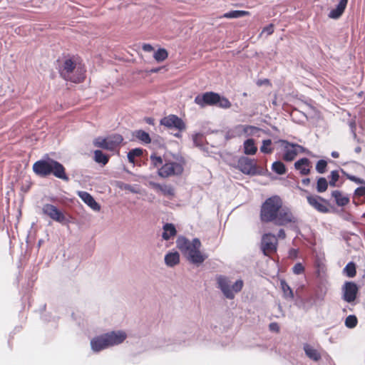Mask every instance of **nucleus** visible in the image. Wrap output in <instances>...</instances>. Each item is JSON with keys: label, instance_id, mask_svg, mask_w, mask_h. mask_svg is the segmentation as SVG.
<instances>
[{"label": "nucleus", "instance_id": "nucleus-55", "mask_svg": "<svg viewBox=\"0 0 365 365\" xmlns=\"http://www.w3.org/2000/svg\"><path fill=\"white\" fill-rule=\"evenodd\" d=\"M159 71H160V68H154V69H152V70H151V72H152V73H157V72H158Z\"/></svg>", "mask_w": 365, "mask_h": 365}, {"label": "nucleus", "instance_id": "nucleus-41", "mask_svg": "<svg viewBox=\"0 0 365 365\" xmlns=\"http://www.w3.org/2000/svg\"><path fill=\"white\" fill-rule=\"evenodd\" d=\"M329 178V185L332 187H334L336 185V182L339 180V172L337 170L331 171Z\"/></svg>", "mask_w": 365, "mask_h": 365}, {"label": "nucleus", "instance_id": "nucleus-51", "mask_svg": "<svg viewBox=\"0 0 365 365\" xmlns=\"http://www.w3.org/2000/svg\"><path fill=\"white\" fill-rule=\"evenodd\" d=\"M310 179L309 178H304L302 180V183L304 186H308L310 184Z\"/></svg>", "mask_w": 365, "mask_h": 365}, {"label": "nucleus", "instance_id": "nucleus-43", "mask_svg": "<svg viewBox=\"0 0 365 365\" xmlns=\"http://www.w3.org/2000/svg\"><path fill=\"white\" fill-rule=\"evenodd\" d=\"M192 140L196 146H202L203 145L204 136L201 133H196L193 135Z\"/></svg>", "mask_w": 365, "mask_h": 365}, {"label": "nucleus", "instance_id": "nucleus-12", "mask_svg": "<svg viewBox=\"0 0 365 365\" xmlns=\"http://www.w3.org/2000/svg\"><path fill=\"white\" fill-rule=\"evenodd\" d=\"M160 123L169 129L175 128L179 131H182L186 128L184 121L178 115L173 114L163 118Z\"/></svg>", "mask_w": 365, "mask_h": 365}, {"label": "nucleus", "instance_id": "nucleus-45", "mask_svg": "<svg viewBox=\"0 0 365 365\" xmlns=\"http://www.w3.org/2000/svg\"><path fill=\"white\" fill-rule=\"evenodd\" d=\"M274 24H270L268 26L263 28L261 34H262L263 33H267V35H271L274 33Z\"/></svg>", "mask_w": 365, "mask_h": 365}, {"label": "nucleus", "instance_id": "nucleus-26", "mask_svg": "<svg viewBox=\"0 0 365 365\" xmlns=\"http://www.w3.org/2000/svg\"><path fill=\"white\" fill-rule=\"evenodd\" d=\"M331 196L335 199L336 203L339 206H345L349 202V197L344 196L339 190L332 191Z\"/></svg>", "mask_w": 365, "mask_h": 365}, {"label": "nucleus", "instance_id": "nucleus-56", "mask_svg": "<svg viewBox=\"0 0 365 365\" xmlns=\"http://www.w3.org/2000/svg\"><path fill=\"white\" fill-rule=\"evenodd\" d=\"M292 252H294V255H297V251L296 250H292L291 251V253H292Z\"/></svg>", "mask_w": 365, "mask_h": 365}, {"label": "nucleus", "instance_id": "nucleus-28", "mask_svg": "<svg viewBox=\"0 0 365 365\" xmlns=\"http://www.w3.org/2000/svg\"><path fill=\"white\" fill-rule=\"evenodd\" d=\"M281 289L283 292V296L287 299L292 300L294 299V292L292 288L284 279L280 280Z\"/></svg>", "mask_w": 365, "mask_h": 365}, {"label": "nucleus", "instance_id": "nucleus-38", "mask_svg": "<svg viewBox=\"0 0 365 365\" xmlns=\"http://www.w3.org/2000/svg\"><path fill=\"white\" fill-rule=\"evenodd\" d=\"M358 323L357 318L355 315H349L345 319V325L346 327L354 328Z\"/></svg>", "mask_w": 365, "mask_h": 365}, {"label": "nucleus", "instance_id": "nucleus-34", "mask_svg": "<svg viewBox=\"0 0 365 365\" xmlns=\"http://www.w3.org/2000/svg\"><path fill=\"white\" fill-rule=\"evenodd\" d=\"M168 56V53L165 48H159L154 53V58L158 62L165 61Z\"/></svg>", "mask_w": 365, "mask_h": 365}, {"label": "nucleus", "instance_id": "nucleus-9", "mask_svg": "<svg viewBox=\"0 0 365 365\" xmlns=\"http://www.w3.org/2000/svg\"><path fill=\"white\" fill-rule=\"evenodd\" d=\"M278 240L272 233H265L262 237L261 250L265 256L270 257L277 252Z\"/></svg>", "mask_w": 365, "mask_h": 365}, {"label": "nucleus", "instance_id": "nucleus-25", "mask_svg": "<svg viewBox=\"0 0 365 365\" xmlns=\"http://www.w3.org/2000/svg\"><path fill=\"white\" fill-rule=\"evenodd\" d=\"M244 153L246 155H255L257 151L255 140L252 138L247 139L244 142Z\"/></svg>", "mask_w": 365, "mask_h": 365}, {"label": "nucleus", "instance_id": "nucleus-21", "mask_svg": "<svg viewBox=\"0 0 365 365\" xmlns=\"http://www.w3.org/2000/svg\"><path fill=\"white\" fill-rule=\"evenodd\" d=\"M259 130L257 127L248 125H238L235 127V132L238 136L252 135L254 130Z\"/></svg>", "mask_w": 365, "mask_h": 365}, {"label": "nucleus", "instance_id": "nucleus-33", "mask_svg": "<svg viewBox=\"0 0 365 365\" xmlns=\"http://www.w3.org/2000/svg\"><path fill=\"white\" fill-rule=\"evenodd\" d=\"M143 155L142 148H135L130 150L128 153V159L130 163H135V159L137 157H140Z\"/></svg>", "mask_w": 365, "mask_h": 365}, {"label": "nucleus", "instance_id": "nucleus-13", "mask_svg": "<svg viewBox=\"0 0 365 365\" xmlns=\"http://www.w3.org/2000/svg\"><path fill=\"white\" fill-rule=\"evenodd\" d=\"M237 166L244 174L255 175L259 173L255 160L250 159L247 157L240 158L238 160Z\"/></svg>", "mask_w": 365, "mask_h": 365}, {"label": "nucleus", "instance_id": "nucleus-2", "mask_svg": "<svg viewBox=\"0 0 365 365\" xmlns=\"http://www.w3.org/2000/svg\"><path fill=\"white\" fill-rule=\"evenodd\" d=\"M60 76L66 81L79 83L86 78V68L77 57L65 58L58 66Z\"/></svg>", "mask_w": 365, "mask_h": 365}, {"label": "nucleus", "instance_id": "nucleus-35", "mask_svg": "<svg viewBox=\"0 0 365 365\" xmlns=\"http://www.w3.org/2000/svg\"><path fill=\"white\" fill-rule=\"evenodd\" d=\"M329 184V183L327 182L325 178H319L317 182V191L318 192H325L327 190Z\"/></svg>", "mask_w": 365, "mask_h": 365}, {"label": "nucleus", "instance_id": "nucleus-16", "mask_svg": "<svg viewBox=\"0 0 365 365\" xmlns=\"http://www.w3.org/2000/svg\"><path fill=\"white\" fill-rule=\"evenodd\" d=\"M294 166L302 176L309 175L312 168V162L307 158H302L297 160Z\"/></svg>", "mask_w": 365, "mask_h": 365}, {"label": "nucleus", "instance_id": "nucleus-44", "mask_svg": "<svg viewBox=\"0 0 365 365\" xmlns=\"http://www.w3.org/2000/svg\"><path fill=\"white\" fill-rule=\"evenodd\" d=\"M292 270L294 274H300L304 272V267L302 263L298 262L293 267Z\"/></svg>", "mask_w": 365, "mask_h": 365}, {"label": "nucleus", "instance_id": "nucleus-20", "mask_svg": "<svg viewBox=\"0 0 365 365\" xmlns=\"http://www.w3.org/2000/svg\"><path fill=\"white\" fill-rule=\"evenodd\" d=\"M347 3L348 0H340L336 7L329 12V17L334 19L339 18L344 13Z\"/></svg>", "mask_w": 365, "mask_h": 365}, {"label": "nucleus", "instance_id": "nucleus-10", "mask_svg": "<svg viewBox=\"0 0 365 365\" xmlns=\"http://www.w3.org/2000/svg\"><path fill=\"white\" fill-rule=\"evenodd\" d=\"M309 205L321 213L329 212V202L319 195L309 193L307 197Z\"/></svg>", "mask_w": 365, "mask_h": 365}, {"label": "nucleus", "instance_id": "nucleus-54", "mask_svg": "<svg viewBox=\"0 0 365 365\" xmlns=\"http://www.w3.org/2000/svg\"><path fill=\"white\" fill-rule=\"evenodd\" d=\"M339 153H338L336 151H334V152H332V153H331V156H332L333 158H338V157H339Z\"/></svg>", "mask_w": 365, "mask_h": 365}, {"label": "nucleus", "instance_id": "nucleus-1", "mask_svg": "<svg viewBox=\"0 0 365 365\" xmlns=\"http://www.w3.org/2000/svg\"><path fill=\"white\" fill-rule=\"evenodd\" d=\"M259 219L262 223H273L277 226H293L299 222L297 216L284 205L282 199L278 195L269 197L262 203Z\"/></svg>", "mask_w": 365, "mask_h": 365}, {"label": "nucleus", "instance_id": "nucleus-3", "mask_svg": "<svg viewBox=\"0 0 365 365\" xmlns=\"http://www.w3.org/2000/svg\"><path fill=\"white\" fill-rule=\"evenodd\" d=\"M33 170L37 175L41 177H46L53 174L57 178L64 181L69 180L64 166L59 162L52 159L36 161L33 165Z\"/></svg>", "mask_w": 365, "mask_h": 365}, {"label": "nucleus", "instance_id": "nucleus-31", "mask_svg": "<svg viewBox=\"0 0 365 365\" xmlns=\"http://www.w3.org/2000/svg\"><path fill=\"white\" fill-rule=\"evenodd\" d=\"M272 170L278 175H284L287 173L285 165L280 160L275 161L272 163Z\"/></svg>", "mask_w": 365, "mask_h": 365}, {"label": "nucleus", "instance_id": "nucleus-6", "mask_svg": "<svg viewBox=\"0 0 365 365\" xmlns=\"http://www.w3.org/2000/svg\"><path fill=\"white\" fill-rule=\"evenodd\" d=\"M217 282L218 287L221 289L224 295L227 299H233L235 297V293L239 292L243 287V281L239 279L232 286L230 285V281L227 277L220 275L217 277Z\"/></svg>", "mask_w": 365, "mask_h": 365}, {"label": "nucleus", "instance_id": "nucleus-47", "mask_svg": "<svg viewBox=\"0 0 365 365\" xmlns=\"http://www.w3.org/2000/svg\"><path fill=\"white\" fill-rule=\"evenodd\" d=\"M355 195L359 197L365 196V187H359L356 188L355 190Z\"/></svg>", "mask_w": 365, "mask_h": 365}, {"label": "nucleus", "instance_id": "nucleus-36", "mask_svg": "<svg viewBox=\"0 0 365 365\" xmlns=\"http://www.w3.org/2000/svg\"><path fill=\"white\" fill-rule=\"evenodd\" d=\"M271 145L272 140L270 139L264 140L260 147V151L265 154H271L273 152V148L271 147Z\"/></svg>", "mask_w": 365, "mask_h": 365}, {"label": "nucleus", "instance_id": "nucleus-48", "mask_svg": "<svg viewBox=\"0 0 365 365\" xmlns=\"http://www.w3.org/2000/svg\"><path fill=\"white\" fill-rule=\"evenodd\" d=\"M269 329L273 331L279 332V327L277 323L273 322L269 324Z\"/></svg>", "mask_w": 365, "mask_h": 365}, {"label": "nucleus", "instance_id": "nucleus-7", "mask_svg": "<svg viewBox=\"0 0 365 365\" xmlns=\"http://www.w3.org/2000/svg\"><path fill=\"white\" fill-rule=\"evenodd\" d=\"M184 170L182 164L175 161H168L158 170V174L163 178L180 175Z\"/></svg>", "mask_w": 365, "mask_h": 365}, {"label": "nucleus", "instance_id": "nucleus-30", "mask_svg": "<svg viewBox=\"0 0 365 365\" xmlns=\"http://www.w3.org/2000/svg\"><path fill=\"white\" fill-rule=\"evenodd\" d=\"M94 160L96 163L106 165L109 160V156L104 154L101 150H96L94 151Z\"/></svg>", "mask_w": 365, "mask_h": 365}, {"label": "nucleus", "instance_id": "nucleus-15", "mask_svg": "<svg viewBox=\"0 0 365 365\" xmlns=\"http://www.w3.org/2000/svg\"><path fill=\"white\" fill-rule=\"evenodd\" d=\"M342 291L343 299L348 303H351L356 299L359 287L354 282H346L342 287Z\"/></svg>", "mask_w": 365, "mask_h": 365}, {"label": "nucleus", "instance_id": "nucleus-40", "mask_svg": "<svg viewBox=\"0 0 365 365\" xmlns=\"http://www.w3.org/2000/svg\"><path fill=\"white\" fill-rule=\"evenodd\" d=\"M151 164L155 168H158L163 165V159L160 156H158L155 153H153L150 157Z\"/></svg>", "mask_w": 365, "mask_h": 365}, {"label": "nucleus", "instance_id": "nucleus-53", "mask_svg": "<svg viewBox=\"0 0 365 365\" xmlns=\"http://www.w3.org/2000/svg\"><path fill=\"white\" fill-rule=\"evenodd\" d=\"M354 151L356 153H360L361 152V148L360 146H357L354 148Z\"/></svg>", "mask_w": 365, "mask_h": 365}, {"label": "nucleus", "instance_id": "nucleus-4", "mask_svg": "<svg viewBox=\"0 0 365 365\" xmlns=\"http://www.w3.org/2000/svg\"><path fill=\"white\" fill-rule=\"evenodd\" d=\"M177 246L192 263L201 264L205 261V257L200 251L201 242L199 239L195 238L190 241L181 237L178 240Z\"/></svg>", "mask_w": 365, "mask_h": 365}, {"label": "nucleus", "instance_id": "nucleus-49", "mask_svg": "<svg viewBox=\"0 0 365 365\" xmlns=\"http://www.w3.org/2000/svg\"><path fill=\"white\" fill-rule=\"evenodd\" d=\"M142 48L145 52H151L153 51V47L148 43H144L142 46Z\"/></svg>", "mask_w": 365, "mask_h": 365}, {"label": "nucleus", "instance_id": "nucleus-39", "mask_svg": "<svg viewBox=\"0 0 365 365\" xmlns=\"http://www.w3.org/2000/svg\"><path fill=\"white\" fill-rule=\"evenodd\" d=\"M327 162L325 160H319L316 164V170L320 174L327 171Z\"/></svg>", "mask_w": 365, "mask_h": 365}, {"label": "nucleus", "instance_id": "nucleus-46", "mask_svg": "<svg viewBox=\"0 0 365 365\" xmlns=\"http://www.w3.org/2000/svg\"><path fill=\"white\" fill-rule=\"evenodd\" d=\"M347 178L349 180H350L352 182H354L357 184H363V183H365V181L363 180V179H361L359 178H357L354 175H347Z\"/></svg>", "mask_w": 365, "mask_h": 365}, {"label": "nucleus", "instance_id": "nucleus-27", "mask_svg": "<svg viewBox=\"0 0 365 365\" xmlns=\"http://www.w3.org/2000/svg\"><path fill=\"white\" fill-rule=\"evenodd\" d=\"M250 15V12L248 11L234 10L225 13L220 18L237 19Z\"/></svg>", "mask_w": 365, "mask_h": 365}, {"label": "nucleus", "instance_id": "nucleus-23", "mask_svg": "<svg viewBox=\"0 0 365 365\" xmlns=\"http://www.w3.org/2000/svg\"><path fill=\"white\" fill-rule=\"evenodd\" d=\"M165 262L169 267H174L180 262V255L178 252H169L165 256Z\"/></svg>", "mask_w": 365, "mask_h": 365}, {"label": "nucleus", "instance_id": "nucleus-18", "mask_svg": "<svg viewBox=\"0 0 365 365\" xmlns=\"http://www.w3.org/2000/svg\"><path fill=\"white\" fill-rule=\"evenodd\" d=\"M78 195L80 198L93 210H100L101 206L96 202L91 194L85 191H80L78 192Z\"/></svg>", "mask_w": 365, "mask_h": 365}, {"label": "nucleus", "instance_id": "nucleus-52", "mask_svg": "<svg viewBox=\"0 0 365 365\" xmlns=\"http://www.w3.org/2000/svg\"><path fill=\"white\" fill-rule=\"evenodd\" d=\"M269 83V80L268 79H264V80H259L257 81V84L259 86H261L262 84L264 83Z\"/></svg>", "mask_w": 365, "mask_h": 365}, {"label": "nucleus", "instance_id": "nucleus-8", "mask_svg": "<svg viewBox=\"0 0 365 365\" xmlns=\"http://www.w3.org/2000/svg\"><path fill=\"white\" fill-rule=\"evenodd\" d=\"M41 212L43 215L62 225L68 222V220L63 212L52 204L46 203L43 205Z\"/></svg>", "mask_w": 365, "mask_h": 365}, {"label": "nucleus", "instance_id": "nucleus-50", "mask_svg": "<svg viewBox=\"0 0 365 365\" xmlns=\"http://www.w3.org/2000/svg\"><path fill=\"white\" fill-rule=\"evenodd\" d=\"M277 238L282 239V240H284V239L286 238V233H285V231L283 229H280L278 231L277 237Z\"/></svg>", "mask_w": 365, "mask_h": 365}, {"label": "nucleus", "instance_id": "nucleus-11", "mask_svg": "<svg viewBox=\"0 0 365 365\" xmlns=\"http://www.w3.org/2000/svg\"><path fill=\"white\" fill-rule=\"evenodd\" d=\"M220 100V94L210 91L205 92L202 95H197L195 98V103L200 106L201 108H204L207 106H215L217 105Z\"/></svg>", "mask_w": 365, "mask_h": 365}, {"label": "nucleus", "instance_id": "nucleus-22", "mask_svg": "<svg viewBox=\"0 0 365 365\" xmlns=\"http://www.w3.org/2000/svg\"><path fill=\"white\" fill-rule=\"evenodd\" d=\"M163 232L162 235V237L165 240H168L171 237H173L177 234V230L174 226V225L171 223H166L163 225Z\"/></svg>", "mask_w": 365, "mask_h": 365}, {"label": "nucleus", "instance_id": "nucleus-19", "mask_svg": "<svg viewBox=\"0 0 365 365\" xmlns=\"http://www.w3.org/2000/svg\"><path fill=\"white\" fill-rule=\"evenodd\" d=\"M108 150L113 151L118 148L123 140V138L120 134H113L107 137Z\"/></svg>", "mask_w": 365, "mask_h": 365}, {"label": "nucleus", "instance_id": "nucleus-42", "mask_svg": "<svg viewBox=\"0 0 365 365\" xmlns=\"http://www.w3.org/2000/svg\"><path fill=\"white\" fill-rule=\"evenodd\" d=\"M217 105L222 108H229L232 106L230 101L227 98L221 97L220 96Z\"/></svg>", "mask_w": 365, "mask_h": 365}, {"label": "nucleus", "instance_id": "nucleus-32", "mask_svg": "<svg viewBox=\"0 0 365 365\" xmlns=\"http://www.w3.org/2000/svg\"><path fill=\"white\" fill-rule=\"evenodd\" d=\"M344 274L349 277H354L356 274V264L353 262H349L344 269Z\"/></svg>", "mask_w": 365, "mask_h": 365}, {"label": "nucleus", "instance_id": "nucleus-57", "mask_svg": "<svg viewBox=\"0 0 365 365\" xmlns=\"http://www.w3.org/2000/svg\"><path fill=\"white\" fill-rule=\"evenodd\" d=\"M364 215H365V214H364Z\"/></svg>", "mask_w": 365, "mask_h": 365}, {"label": "nucleus", "instance_id": "nucleus-5", "mask_svg": "<svg viewBox=\"0 0 365 365\" xmlns=\"http://www.w3.org/2000/svg\"><path fill=\"white\" fill-rule=\"evenodd\" d=\"M125 338L126 334L123 331H111L93 338L91 341V346L94 351L98 352L122 343Z\"/></svg>", "mask_w": 365, "mask_h": 365}, {"label": "nucleus", "instance_id": "nucleus-14", "mask_svg": "<svg viewBox=\"0 0 365 365\" xmlns=\"http://www.w3.org/2000/svg\"><path fill=\"white\" fill-rule=\"evenodd\" d=\"M279 143L284 145V154L282 157V160L285 162L293 161L298 154L297 149L301 148L302 146L298 144L289 143L285 140H280Z\"/></svg>", "mask_w": 365, "mask_h": 365}, {"label": "nucleus", "instance_id": "nucleus-37", "mask_svg": "<svg viewBox=\"0 0 365 365\" xmlns=\"http://www.w3.org/2000/svg\"><path fill=\"white\" fill-rule=\"evenodd\" d=\"M93 145L97 148L108 150V138L101 137L96 138L93 140Z\"/></svg>", "mask_w": 365, "mask_h": 365}, {"label": "nucleus", "instance_id": "nucleus-24", "mask_svg": "<svg viewBox=\"0 0 365 365\" xmlns=\"http://www.w3.org/2000/svg\"><path fill=\"white\" fill-rule=\"evenodd\" d=\"M304 350L305 351L306 355L311 359L318 361L321 359L320 353L312 346L309 344H306L304 346Z\"/></svg>", "mask_w": 365, "mask_h": 365}, {"label": "nucleus", "instance_id": "nucleus-17", "mask_svg": "<svg viewBox=\"0 0 365 365\" xmlns=\"http://www.w3.org/2000/svg\"><path fill=\"white\" fill-rule=\"evenodd\" d=\"M150 186L157 192H160L164 196L173 199L175 195V188L170 185H161L158 182H150Z\"/></svg>", "mask_w": 365, "mask_h": 365}, {"label": "nucleus", "instance_id": "nucleus-29", "mask_svg": "<svg viewBox=\"0 0 365 365\" xmlns=\"http://www.w3.org/2000/svg\"><path fill=\"white\" fill-rule=\"evenodd\" d=\"M133 135L137 139H138L139 140H140L141 142H143L145 144L150 143V142H151V138L150 137V135L147 132H145L143 130H135L133 133Z\"/></svg>", "mask_w": 365, "mask_h": 365}]
</instances>
